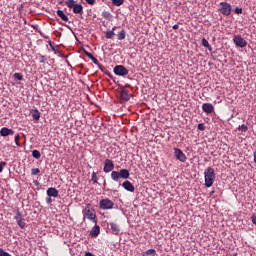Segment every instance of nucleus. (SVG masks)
<instances>
[{
    "label": "nucleus",
    "instance_id": "f704fd0d",
    "mask_svg": "<svg viewBox=\"0 0 256 256\" xmlns=\"http://www.w3.org/2000/svg\"><path fill=\"white\" fill-rule=\"evenodd\" d=\"M102 17H104V19H109V17H111V13H109V12H103V13H102Z\"/></svg>",
    "mask_w": 256,
    "mask_h": 256
},
{
    "label": "nucleus",
    "instance_id": "ddd939ff",
    "mask_svg": "<svg viewBox=\"0 0 256 256\" xmlns=\"http://www.w3.org/2000/svg\"><path fill=\"white\" fill-rule=\"evenodd\" d=\"M202 111H204V113H207L209 115L213 113V111H215V107L211 103H204L202 105Z\"/></svg>",
    "mask_w": 256,
    "mask_h": 256
},
{
    "label": "nucleus",
    "instance_id": "f03ea898",
    "mask_svg": "<svg viewBox=\"0 0 256 256\" xmlns=\"http://www.w3.org/2000/svg\"><path fill=\"white\" fill-rule=\"evenodd\" d=\"M82 213L84 220L89 219L92 223H97V214H95V209L91 208V204H87Z\"/></svg>",
    "mask_w": 256,
    "mask_h": 256
},
{
    "label": "nucleus",
    "instance_id": "a878e982",
    "mask_svg": "<svg viewBox=\"0 0 256 256\" xmlns=\"http://www.w3.org/2000/svg\"><path fill=\"white\" fill-rule=\"evenodd\" d=\"M13 77L17 79V81H23V74L21 73H14Z\"/></svg>",
    "mask_w": 256,
    "mask_h": 256
},
{
    "label": "nucleus",
    "instance_id": "aec40b11",
    "mask_svg": "<svg viewBox=\"0 0 256 256\" xmlns=\"http://www.w3.org/2000/svg\"><path fill=\"white\" fill-rule=\"evenodd\" d=\"M56 15H58V17H60L62 21H65V22L69 21V17L65 14V12H63V10H57Z\"/></svg>",
    "mask_w": 256,
    "mask_h": 256
},
{
    "label": "nucleus",
    "instance_id": "423d86ee",
    "mask_svg": "<svg viewBox=\"0 0 256 256\" xmlns=\"http://www.w3.org/2000/svg\"><path fill=\"white\" fill-rule=\"evenodd\" d=\"M99 207L101 209H103L104 211L109 210V209H113V207H115V203H113V201H111L108 198L102 199L99 202Z\"/></svg>",
    "mask_w": 256,
    "mask_h": 256
},
{
    "label": "nucleus",
    "instance_id": "cd10ccee",
    "mask_svg": "<svg viewBox=\"0 0 256 256\" xmlns=\"http://www.w3.org/2000/svg\"><path fill=\"white\" fill-rule=\"evenodd\" d=\"M92 183H98V178H97V173L93 172L92 173V178H91Z\"/></svg>",
    "mask_w": 256,
    "mask_h": 256
},
{
    "label": "nucleus",
    "instance_id": "a19ab883",
    "mask_svg": "<svg viewBox=\"0 0 256 256\" xmlns=\"http://www.w3.org/2000/svg\"><path fill=\"white\" fill-rule=\"evenodd\" d=\"M88 5H93L95 3V0H85Z\"/></svg>",
    "mask_w": 256,
    "mask_h": 256
},
{
    "label": "nucleus",
    "instance_id": "0eeeda50",
    "mask_svg": "<svg viewBox=\"0 0 256 256\" xmlns=\"http://www.w3.org/2000/svg\"><path fill=\"white\" fill-rule=\"evenodd\" d=\"M113 71L115 75H118L119 77H125V75H129V70L123 65L115 66Z\"/></svg>",
    "mask_w": 256,
    "mask_h": 256
},
{
    "label": "nucleus",
    "instance_id": "c85d7f7f",
    "mask_svg": "<svg viewBox=\"0 0 256 256\" xmlns=\"http://www.w3.org/2000/svg\"><path fill=\"white\" fill-rule=\"evenodd\" d=\"M239 131H242L243 133H247V125L242 124L241 126L238 127Z\"/></svg>",
    "mask_w": 256,
    "mask_h": 256
},
{
    "label": "nucleus",
    "instance_id": "393cba45",
    "mask_svg": "<svg viewBox=\"0 0 256 256\" xmlns=\"http://www.w3.org/2000/svg\"><path fill=\"white\" fill-rule=\"evenodd\" d=\"M32 157H34V159H41V152H39V150H33Z\"/></svg>",
    "mask_w": 256,
    "mask_h": 256
},
{
    "label": "nucleus",
    "instance_id": "6e6552de",
    "mask_svg": "<svg viewBox=\"0 0 256 256\" xmlns=\"http://www.w3.org/2000/svg\"><path fill=\"white\" fill-rule=\"evenodd\" d=\"M119 99L122 101V103H127L129 99H131V94L129 93V90L125 88H121L120 94H119Z\"/></svg>",
    "mask_w": 256,
    "mask_h": 256
},
{
    "label": "nucleus",
    "instance_id": "f8f14e48",
    "mask_svg": "<svg viewBox=\"0 0 256 256\" xmlns=\"http://www.w3.org/2000/svg\"><path fill=\"white\" fill-rule=\"evenodd\" d=\"M17 225L19 226L20 229H25V219L21 216V212L17 210L16 212V217Z\"/></svg>",
    "mask_w": 256,
    "mask_h": 256
},
{
    "label": "nucleus",
    "instance_id": "7ed1b4c3",
    "mask_svg": "<svg viewBox=\"0 0 256 256\" xmlns=\"http://www.w3.org/2000/svg\"><path fill=\"white\" fill-rule=\"evenodd\" d=\"M65 5L72 9L73 13L76 15H83V5L81 4H75V0H68L65 2Z\"/></svg>",
    "mask_w": 256,
    "mask_h": 256
},
{
    "label": "nucleus",
    "instance_id": "f257e3e1",
    "mask_svg": "<svg viewBox=\"0 0 256 256\" xmlns=\"http://www.w3.org/2000/svg\"><path fill=\"white\" fill-rule=\"evenodd\" d=\"M204 179H205V187H213V184L215 183V169L212 167H208L204 171Z\"/></svg>",
    "mask_w": 256,
    "mask_h": 256
},
{
    "label": "nucleus",
    "instance_id": "c9c22d12",
    "mask_svg": "<svg viewBox=\"0 0 256 256\" xmlns=\"http://www.w3.org/2000/svg\"><path fill=\"white\" fill-rule=\"evenodd\" d=\"M40 63H47V57L40 55Z\"/></svg>",
    "mask_w": 256,
    "mask_h": 256
},
{
    "label": "nucleus",
    "instance_id": "4c0bfd02",
    "mask_svg": "<svg viewBox=\"0 0 256 256\" xmlns=\"http://www.w3.org/2000/svg\"><path fill=\"white\" fill-rule=\"evenodd\" d=\"M251 221H252L253 225H256V215L255 214H253L251 216Z\"/></svg>",
    "mask_w": 256,
    "mask_h": 256
},
{
    "label": "nucleus",
    "instance_id": "7c9ffc66",
    "mask_svg": "<svg viewBox=\"0 0 256 256\" xmlns=\"http://www.w3.org/2000/svg\"><path fill=\"white\" fill-rule=\"evenodd\" d=\"M0 256H12L9 252L5 251L3 248H0Z\"/></svg>",
    "mask_w": 256,
    "mask_h": 256
},
{
    "label": "nucleus",
    "instance_id": "a211bd4d",
    "mask_svg": "<svg viewBox=\"0 0 256 256\" xmlns=\"http://www.w3.org/2000/svg\"><path fill=\"white\" fill-rule=\"evenodd\" d=\"M110 228L114 235H119L121 228L115 222H110Z\"/></svg>",
    "mask_w": 256,
    "mask_h": 256
},
{
    "label": "nucleus",
    "instance_id": "4be33fe9",
    "mask_svg": "<svg viewBox=\"0 0 256 256\" xmlns=\"http://www.w3.org/2000/svg\"><path fill=\"white\" fill-rule=\"evenodd\" d=\"M125 37H127V32H125V30H121L120 32H118L117 34L118 41H123Z\"/></svg>",
    "mask_w": 256,
    "mask_h": 256
},
{
    "label": "nucleus",
    "instance_id": "79ce46f5",
    "mask_svg": "<svg viewBox=\"0 0 256 256\" xmlns=\"http://www.w3.org/2000/svg\"><path fill=\"white\" fill-rule=\"evenodd\" d=\"M85 256H95V255H93V253H91V252H86Z\"/></svg>",
    "mask_w": 256,
    "mask_h": 256
},
{
    "label": "nucleus",
    "instance_id": "ea45409f",
    "mask_svg": "<svg viewBox=\"0 0 256 256\" xmlns=\"http://www.w3.org/2000/svg\"><path fill=\"white\" fill-rule=\"evenodd\" d=\"M46 203L48 205H51V203H53V200L51 199V197L46 198Z\"/></svg>",
    "mask_w": 256,
    "mask_h": 256
},
{
    "label": "nucleus",
    "instance_id": "20e7f679",
    "mask_svg": "<svg viewBox=\"0 0 256 256\" xmlns=\"http://www.w3.org/2000/svg\"><path fill=\"white\" fill-rule=\"evenodd\" d=\"M129 170L121 169L120 172L112 171L111 172V179L112 181H119V179H129Z\"/></svg>",
    "mask_w": 256,
    "mask_h": 256
},
{
    "label": "nucleus",
    "instance_id": "b1692460",
    "mask_svg": "<svg viewBox=\"0 0 256 256\" xmlns=\"http://www.w3.org/2000/svg\"><path fill=\"white\" fill-rule=\"evenodd\" d=\"M202 45L203 47H206V49L212 51L213 48L211 47V45L209 44V41H207V39L203 38L202 39Z\"/></svg>",
    "mask_w": 256,
    "mask_h": 256
},
{
    "label": "nucleus",
    "instance_id": "1a4fd4ad",
    "mask_svg": "<svg viewBox=\"0 0 256 256\" xmlns=\"http://www.w3.org/2000/svg\"><path fill=\"white\" fill-rule=\"evenodd\" d=\"M174 155L181 163H185V161H187V156L183 153L182 149L174 148Z\"/></svg>",
    "mask_w": 256,
    "mask_h": 256
},
{
    "label": "nucleus",
    "instance_id": "9b49d317",
    "mask_svg": "<svg viewBox=\"0 0 256 256\" xmlns=\"http://www.w3.org/2000/svg\"><path fill=\"white\" fill-rule=\"evenodd\" d=\"M113 169H115V164L113 163V160L106 159L104 161V167H103L104 173H111V171H113Z\"/></svg>",
    "mask_w": 256,
    "mask_h": 256
},
{
    "label": "nucleus",
    "instance_id": "6ab92c4d",
    "mask_svg": "<svg viewBox=\"0 0 256 256\" xmlns=\"http://www.w3.org/2000/svg\"><path fill=\"white\" fill-rule=\"evenodd\" d=\"M117 29V26H114L111 30H107L106 32H104L105 37L107 39H113V37H115V30Z\"/></svg>",
    "mask_w": 256,
    "mask_h": 256
},
{
    "label": "nucleus",
    "instance_id": "dca6fc26",
    "mask_svg": "<svg viewBox=\"0 0 256 256\" xmlns=\"http://www.w3.org/2000/svg\"><path fill=\"white\" fill-rule=\"evenodd\" d=\"M86 57H88V59H91L92 63H94V65H98L99 66V69H103V66L101 64H99V60H97V58H95L93 56V54L87 52V51H84Z\"/></svg>",
    "mask_w": 256,
    "mask_h": 256
},
{
    "label": "nucleus",
    "instance_id": "473e14b6",
    "mask_svg": "<svg viewBox=\"0 0 256 256\" xmlns=\"http://www.w3.org/2000/svg\"><path fill=\"white\" fill-rule=\"evenodd\" d=\"M197 129H198L199 131H205V124H204V123L198 124Z\"/></svg>",
    "mask_w": 256,
    "mask_h": 256
},
{
    "label": "nucleus",
    "instance_id": "72a5a7b5",
    "mask_svg": "<svg viewBox=\"0 0 256 256\" xmlns=\"http://www.w3.org/2000/svg\"><path fill=\"white\" fill-rule=\"evenodd\" d=\"M234 13H236V15H241V13H243V9L242 8H235Z\"/></svg>",
    "mask_w": 256,
    "mask_h": 256
},
{
    "label": "nucleus",
    "instance_id": "bb28decb",
    "mask_svg": "<svg viewBox=\"0 0 256 256\" xmlns=\"http://www.w3.org/2000/svg\"><path fill=\"white\" fill-rule=\"evenodd\" d=\"M39 173H41V170L39 168L31 169V175H39Z\"/></svg>",
    "mask_w": 256,
    "mask_h": 256
},
{
    "label": "nucleus",
    "instance_id": "e433bc0d",
    "mask_svg": "<svg viewBox=\"0 0 256 256\" xmlns=\"http://www.w3.org/2000/svg\"><path fill=\"white\" fill-rule=\"evenodd\" d=\"M14 141H15L17 147H20V144H19V135H16V136H15Z\"/></svg>",
    "mask_w": 256,
    "mask_h": 256
},
{
    "label": "nucleus",
    "instance_id": "c03bdc74",
    "mask_svg": "<svg viewBox=\"0 0 256 256\" xmlns=\"http://www.w3.org/2000/svg\"><path fill=\"white\" fill-rule=\"evenodd\" d=\"M254 162L256 163V151L254 152Z\"/></svg>",
    "mask_w": 256,
    "mask_h": 256
},
{
    "label": "nucleus",
    "instance_id": "39448f33",
    "mask_svg": "<svg viewBox=\"0 0 256 256\" xmlns=\"http://www.w3.org/2000/svg\"><path fill=\"white\" fill-rule=\"evenodd\" d=\"M218 11L222 15H225V17L231 15V4H229L228 2H220L218 6Z\"/></svg>",
    "mask_w": 256,
    "mask_h": 256
},
{
    "label": "nucleus",
    "instance_id": "a18cd8bd",
    "mask_svg": "<svg viewBox=\"0 0 256 256\" xmlns=\"http://www.w3.org/2000/svg\"><path fill=\"white\" fill-rule=\"evenodd\" d=\"M58 3H59V5H61L63 2L60 0V1H58Z\"/></svg>",
    "mask_w": 256,
    "mask_h": 256
},
{
    "label": "nucleus",
    "instance_id": "2f4dec72",
    "mask_svg": "<svg viewBox=\"0 0 256 256\" xmlns=\"http://www.w3.org/2000/svg\"><path fill=\"white\" fill-rule=\"evenodd\" d=\"M155 253H156L155 249H149L146 251V255L155 256Z\"/></svg>",
    "mask_w": 256,
    "mask_h": 256
},
{
    "label": "nucleus",
    "instance_id": "412c9836",
    "mask_svg": "<svg viewBox=\"0 0 256 256\" xmlns=\"http://www.w3.org/2000/svg\"><path fill=\"white\" fill-rule=\"evenodd\" d=\"M99 233H101V228H99V225H96L92 228L90 235H92V237H98Z\"/></svg>",
    "mask_w": 256,
    "mask_h": 256
},
{
    "label": "nucleus",
    "instance_id": "4468645a",
    "mask_svg": "<svg viewBox=\"0 0 256 256\" xmlns=\"http://www.w3.org/2000/svg\"><path fill=\"white\" fill-rule=\"evenodd\" d=\"M122 187H123V189H125L126 191H129L130 193L135 192V186H133V184L131 182H129V180L124 181L122 183Z\"/></svg>",
    "mask_w": 256,
    "mask_h": 256
},
{
    "label": "nucleus",
    "instance_id": "2eb2a0df",
    "mask_svg": "<svg viewBox=\"0 0 256 256\" xmlns=\"http://www.w3.org/2000/svg\"><path fill=\"white\" fill-rule=\"evenodd\" d=\"M0 135H1V137H9V135H15V131H13V129L3 127L0 130Z\"/></svg>",
    "mask_w": 256,
    "mask_h": 256
},
{
    "label": "nucleus",
    "instance_id": "c756f323",
    "mask_svg": "<svg viewBox=\"0 0 256 256\" xmlns=\"http://www.w3.org/2000/svg\"><path fill=\"white\" fill-rule=\"evenodd\" d=\"M112 3L113 5H116V7H121L123 0H112Z\"/></svg>",
    "mask_w": 256,
    "mask_h": 256
},
{
    "label": "nucleus",
    "instance_id": "37998d69",
    "mask_svg": "<svg viewBox=\"0 0 256 256\" xmlns=\"http://www.w3.org/2000/svg\"><path fill=\"white\" fill-rule=\"evenodd\" d=\"M173 29H179V24H175V25L173 26Z\"/></svg>",
    "mask_w": 256,
    "mask_h": 256
},
{
    "label": "nucleus",
    "instance_id": "9d476101",
    "mask_svg": "<svg viewBox=\"0 0 256 256\" xmlns=\"http://www.w3.org/2000/svg\"><path fill=\"white\" fill-rule=\"evenodd\" d=\"M233 41L236 47H247V40L240 35H234Z\"/></svg>",
    "mask_w": 256,
    "mask_h": 256
},
{
    "label": "nucleus",
    "instance_id": "5701e85b",
    "mask_svg": "<svg viewBox=\"0 0 256 256\" xmlns=\"http://www.w3.org/2000/svg\"><path fill=\"white\" fill-rule=\"evenodd\" d=\"M32 118L35 119V121H39V119H41V112H39V110H35L32 113Z\"/></svg>",
    "mask_w": 256,
    "mask_h": 256
},
{
    "label": "nucleus",
    "instance_id": "f3484780",
    "mask_svg": "<svg viewBox=\"0 0 256 256\" xmlns=\"http://www.w3.org/2000/svg\"><path fill=\"white\" fill-rule=\"evenodd\" d=\"M46 193H47L48 197H54V198L59 197V191L53 187L48 188Z\"/></svg>",
    "mask_w": 256,
    "mask_h": 256
},
{
    "label": "nucleus",
    "instance_id": "58836bf2",
    "mask_svg": "<svg viewBox=\"0 0 256 256\" xmlns=\"http://www.w3.org/2000/svg\"><path fill=\"white\" fill-rule=\"evenodd\" d=\"M7 165L5 162L0 163V173H3V167Z\"/></svg>",
    "mask_w": 256,
    "mask_h": 256
}]
</instances>
